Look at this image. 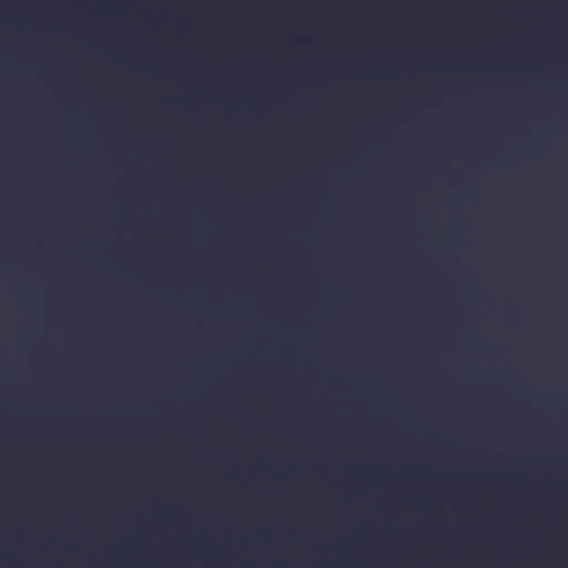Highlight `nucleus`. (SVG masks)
<instances>
[{
  "instance_id": "nucleus-1",
  "label": "nucleus",
  "mask_w": 568,
  "mask_h": 568,
  "mask_svg": "<svg viewBox=\"0 0 568 568\" xmlns=\"http://www.w3.org/2000/svg\"><path fill=\"white\" fill-rule=\"evenodd\" d=\"M52 539H58L57 535L50 536Z\"/></svg>"
}]
</instances>
